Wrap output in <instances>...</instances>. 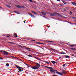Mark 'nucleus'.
Wrapping results in <instances>:
<instances>
[{
  "instance_id": "obj_64",
  "label": "nucleus",
  "mask_w": 76,
  "mask_h": 76,
  "mask_svg": "<svg viewBox=\"0 0 76 76\" xmlns=\"http://www.w3.org/2000/svg\"><path fill=\"white\" fill-rule=\"evenodd\" d=\"M75 22L76 23V20L75 21Z\"/></svg>"
},
{
  "instance_id": "obj_12",
  "label": "nucleus",
  "mask_w": 76,
  "mask_h": 76,
  "mask_svg": "<svg viewBox=\"0 0 76 76\" xmlns=\"http://www.w3.org/2000/svg\"><path fill=\"white\" fill-rule=\"evenodd\" d=\"M65 58H70V57L69 56L65 55Z\"/></svg>"
},
{
  "instance_id": "obj_52",
  "label": "nucleus",
  "mask_w": 76,
  "mask_h": 76,
  "mask_svg": "<svg viewBox=\"0 0 76 76\" xmlns=\"http://www.w3.org/2000/svg\"><path fill=\"white\" fill-rule=\"evenodd\" d=\"M57 1H60V0H56Z\"/></svg>"
},
{
  "instance_id": "obj_45",
  "label": "nucleus",
  "mask_w": 76,
  "mask_h": 76,
  "mask_svg": "<svg viewBox=\"0 0 76 76\" xmlns=\"http://www.w3.org/2000/svg\"><path fill=\"white\" fill-rule=\"evenodd\" d=\"M54 72H57V70H56V69H53Z\"/></svg>"
},
{
  "instance_id": "obj_22",
  "label": "nucleus",
  "mask_w": 76,
  "mask_h": 76,
  "mask_svg": "<svg viewBox=\"0 0 76 76\" xmlns=\"http://www.w3.org/2000/svg\"><path fill=\"white\" fill-rule=\"evenodd\" d=\"M67 22L68 23H70V24H71V25H73V23H72L69 22V21H67Z\"/></svg>"
},
{
  "instance_id": "obj_42",
  "label": "nucleus",
  "mask_w": 76,
  "mask_h": 76,
  "mask_svg": "<svg viewBox=\"0 0 76 76\" xmlns=\"http://www.w3.org/2000/svg\"><path fill=\"white\" fill-rule=\"evenodd\" d=\"M75 46V45H70V47H74Z\"/></svg>"
},
{
  "instance_id": "obj_41",
  "label": "nucleus",
  "mask_w": 76,
  "mask_h": 76,
  "mask_svg": "<svg viewBox=\"0 0 76 76\" xmlns=\"http://www.w3.org/2000/svg\"><path fill=\"white\" fill-rule=\"evenodd\" d=\"M18 70L19 71V72H21V71H22V69H19Z\"/></svg>"
},
{
  "instance_id": "obj_10",
  "label": "nucleus",
  "mask_w": 76,
  "mask_h": 76,
  "mask_svg": "<svg viewBox=\"0 0 76 76\" xmlns=\"http://www.w3.org/2000/svg\"><path fill=\"white\" fill-rule=\"evenodd\" d=\"M15 66L17 68H18V69H20V68H21V67L18 66L17 65H16Z\"/></svg>"
},
{
  "instance_id": "obj_55",
  "label": "nucleus",
  "mask_w": 76,
  "mask_h": 76,
  "mask_svg": "<svg viewBox=\"0 0 76 76\" xmlns=\"http://www.w3.org/2000/svg\"><path fill=\"white\" fill-rule=\"evenodd\" d=\"M70 13H71V14H72V12H70Z\"/></svg>"
},
{
  "instance_id": "obj_60",
  "label": "nucleus",
  "mask_w": 76,
  "mask_h": 76,
  "mask_svg": "<svg viewBox=\"0 0 76 76\" xmlns=\"http://www.w3.org/2000/svg\"><path fill=\"white\" fill-rule=\"evenodd\" d=\"M7 37H9V36H7Z\"/></svg>"
},
{
  "instance_id": "obj_2",
  "label": "nucleus",
  "mask_w": 76,
  "mask_h": 76,
  "mask_svg": "<svg viewBox=\"0 0 76 76\" xmlns=\"http://www.w3.org/2000/svg\"><path fill=\"white\" fill-rule=\"evenodd\" d=\"M37 66H34L32 67V69H38L39 68V66H40V64H39L37 63Z\"/></svg>"
},
{
  "instance_id": "obj_54",
  "label": "nucleus",
  "mask_w": 76,
  "mask_h": 76,
  "mask_svg": "<svg viewBox=\"0 0 76 76\" xmlns=\"http://www.w3.org/2000/svg\"><path fill=\"white\" fill-rule=\"evenodd\" d=\"M21 7H23V8H24V7L23 6H21Z\"/></svg>"
},
{
  "instance_id": "obj_4",
  "label": "nucleus",
  "mask_w": 76,
  "mask_h": 76,
  "mask_svg": "<svg viewBox=\"0 0 76 76\" xmlns=\"http://www.w3.org/2000/svg\"><path fill=\"white\" fill-rule=\"evenodd\" d=\"M50 72H51L52 73H54L55 74V72L54 71V69H50Z\"/></svg>"
},
{
  "instance_id": "obj_15",
  "label": "nucleus",
  "mask_w": 76,
  "mask_h": 76,
  "mask_svg": "<svg viewBox=\"0 0 76 76\" xmlns=\"http://www.w3.org/2000/svg\"><path fill=\"white\" fill-rule=\"evenodd\" d=\"M59 4L60 6H62L64 5V4L62 3H60V4Z\"/></svg>"
},
{
  "instance_id": "obj_35",
  "label": "nucleus",
  "mask_w": 76,
  "mask_h": 76,
  "mask_svg": "<svg viewBox=\"0 0 76 76\" xmlns=\"http://www.w3.org/2000/svg\"><path fill=\"white\" fill-rule=\"evenodd\" d=\"M71 56H75V55L73 54H71Z\"/></svg>"
},
{
  "instance_id": "obj_18",
  "label": "nucleus",
  "mask_w": 76,
  "mask_h": 76,
  "mask_svg": "<svg viewBox=\"0 0 76 76\" xmlns=\"http://www.w3.org/2000/svg\"><path fill=\"white\" fill-rule=\"evenodd\" d=\"M14 35H13V36L15 35V37H16V38H17V37H18L17 35V34H16V33H14Z\"/></svg>"
},
{
  "instance_id": "obj_58",
  "label": "nucleus",
  "mask_w": 76,
  "mask_h": 76,
  "mask_svg": "<svg viewBox=\"0 0 76 76\" xmlns=\"http://www.w3.org/2000/svg\"><path fill=\"white\" fill-rule=\"evenodd\" d=\"M20 69H23V68H22V67H21V68H20Z\"/></svg>"
},
{
  "instance_id": "obj_47",
  "label": "nucleus",
  "mask_w": 76,
  "mask_h": 76,
  "mask_svg": "<svg viewBox=\"0 0 76 76\" xmlns=\"http://www.w3.org/2000/svg\"><path fill=\"white\" fill-rule=\"evenodd\" d=\"M45 63H47V64H48V62H47V61H45Z\"/></svg>"
},
{
  "instance_id": "obj_62",
  "label": "nucleus",
  "mask_w": 76,
  "mask_h": 76,
  "mask_svg": "<svg viewBox=\"0 0 76 76\" xmlns=\"http://www.w3.org/2000/svg\"><path fill=\"white\" fill-rule=\"evenodd\" d=\"M68 22V21H65V22Z\"/></svg>"
},
{
  "instance_id": "obj_61",
  "label": "nucleus",
  "mask_w": 76,
  "mask_h": 76,
  "mask_svg": "<svg viewBox=\"0 0 76 76\" xmlns=\"http://www.w3.org/2000/svg\"><path fill=\"white\" fill-rule=\"evenodd\" d=\"M73 10H75V8L73 9Z\"/></svg>"
},
{
  "instance_id": "obj_43",
  "label": "nucleus",
  "mask_w": 76,
  "mask_h": 76,
  "mask_svg": "<svg viewBox=\"0 0 76 76\" xmlns=\"http://www.w3.org/2000/svg\"><path fill=\"white\" fill-rule=\"evenodd\" d=\"M65 65H66V64H63L62 66L63 67H64V66H65Z\"/></svg>"
},
{
  "instance_id": "obj_17",
  "label": "nucleus",
  "mask_w": 76,
  "mask_h": 76,
  "mask_svg": "<svg viewBox=\"0 0 76 76\" xmlns=\"http://www.w3.org/2000/svg\"><path fill=\"white\" fill-rule=\"evenodd\" d=\"M54 13H55V14H56V15H57L58 16H59V15H60V14L59 13L56 12H54Z\"/></svg>"
},
{
  "instance_id": "obj_16",
  "label": "nucleus",
  "mask_w": 76,
  "mask_h": 76,
  "mask_svg": "<svg viewBox=\"0 0 76 76\" xmlns=\"http://www.w3.org/2000/svg\"><path fill=\"white\" fill-rule=\"evenodd\" d=\"M25 48L26 49V50H28L30 51H31V50H30V48Z\"/></svg>"
},
{
  "instance_id": "obj_34",
  "label": "nucleus",
  "mask_w": 76,
  "mask_h": 76,
  "mask_svg": "<svg viewBox=\"0 0 76 76\" xmlns=\"http://www.w3.org/2000/svg\"><path fill=\"white\" fill-rule=\"evenodd\" d=\"M45 67H46V68H47V69H49V66H45Z\"/></svg>"
},
{
  "instance_id": "obj_21",
  "label": "nucleus",
  "mask_w": 76,
  "mask_h": 76,
  "mask_svg": "<svg viewBox=\"0 0 76 76\" xmlns=\"http://www.w3.org/2000/svg\"><path fill=\"white\" fill-rule=\"evenodd\" d=\"M60 53H61V54H66V53H63V52H61Z\"/></svg>"
},
{
  "instance_id": "obj_20",
  "label": "nucleus",
  "mask_w": 76,
  "mask_h": 76,
  "mask_svg": "<svg viewBox=\"0 0 76 76\" xmlns=\"http://www.w3.org/2000/svg\"><path fill=\"white\" fill-rule=\"evenodd\" d=\"M62 1L63 2L64 4H67V2L63 1V0H62Z\"/></svg>"
},
{
  "instance_id": "obj_1",
  "label": "nucleus",
  "mask_w": 76,
  "mask_h": 76,
  "mask_svg": "<svg viewBox=\"0 0 76 76\" xmlns=\"http://www.w3.org/2000/svg\"><path fill=\"white\" fill-rule=\"evenodd\" d=\"M66 72L64 70H62V72L61 73L58 72H56V73L58 74V75H63V74H66Z\"/></svg>"
},
{
  "instance_id": "obj_46",
  "label": "nucleus",
  "mask_w": 76,
  "mask_h": 76,
  "mask_svg": "<svg viewBox=\"0 0 76 76\" xmlns=\"http://www.w3.org/2000/svg\"><path fill=\"white\" fill-rule=\"evenodd\" d=\"M9 44H13V43L12 42H8Z\"/></svg>"
},
{
  "instance_id": "obj_7",
  "label": "nucleus",
  "mask_w": 76,
  "mask_h": 76,
  "mask_svg": "<svg viewBox=\"0 0 76 76\" xmlns=\"http://www.w3.org/2000/svg\"><path fill=\"white\" fill-rule=\"evenodd\" d=\"M31 12H32V13H34L35 15H37V12L34 11H31Z\"/></svg>"
},
{
  "instance_id": "obj_14",
  "label": "nucleus",
  "mask_w": 76,
  "mask_h": 76,
  "mask_svg": "<svg viewBox=\"0 0 76 76\" xmlns=\"http://www.w3.org/2000/svg\"><path fill=\"white\" fill-rule=\"evenodd\" d=\"M36 44H44V43H40L38 42H36Z\"/></svg>"
},
{
  "instance_id": "obj_51",
  "label": "nucleus",
  "mask_w": 76,
  "mask_h": 76,
  "mask_svg": "<svg viewBox=\"0 0 76 76\" xmlns=\"http://www.w3.org/2000/svg\"><path fill=\"white\" fill-rule=\"evenodd\" d=\"M72 19H74L75 17H72Z\"/></svg>"
},
{
  "instance_id": "obj_19",
  "label": "nucleus",
  "mask_w": 76,
  "mask_h": 76,
  "mask_svg": "<svg viewBox=\"0 0 76 76\" xmlns=\"http://www.w3.org/2000/svg\"><path fill=\"white\" fill-rule=\"evenodd\" d=\"M17 7H18L19 8H21V7L20 5H17Z\"/></svg>"
},
{
  "instance_id": "obj_33",
  "label": "nucleus",
  "mask_w": 76,
  "mask_h": 76,
  "mask_svg": "<svg viewBox=\"0 0 76 76\" xmlns=\"http://www.w3.org/2000/svg\"><path fill=\"white\" fill-rule=\"evenodd\" d=\"M50 49H51V50H53V51H56V50L54 49L51 48Z\"/></svg>"
},
{
  "instance_id": "obj_49",
  "label": "nucleus",
  "mask_w": 76,
  "mask_h": 76,
  "mask_svg": "<svg viewBox=\"0 0 76 76\" xmlns=\"http://www.w3.org/2000/svg\"><path fill=\"white\" fill-rule=\"evenodd\" d=\"M36 45V46H37L38 47H40V46H38V45Z\"/></svg>"
},
{
  "instance_id": "obj_48",
  "label": "nucleus",
  "mask_w": 76,
  "mask_h": 76,
  "mask_svg": "<svg viewBox=\"0 0 76 76\" xmlns=\"http://www.w3.org/2000/svg\"><path fill=\"white\" fill-rule=\"evenodd\" d=\"M51 76H58L56 75H52Z\"/></svg>"
},
{
  "instance_id": "obj_40",
  "label": "nucleus",
  "mask_w": 76,
  "mask_h": 76,
  "mask_svg": "<svg viewBox=\"0 0 76 76\" xmlns=\"http://www.w3.org/2000/svg\"><path fill=\"white\" fill-rule=\"evenodd\" d=\"M66 9H67V10H69V9H69V7H66Z\"/></svg>"
},
{
  "instance_id": "obj_13",
  "label": "nucleus",
  "mask_w": 76,
  "mask_h": 76,
  "mask_svg": "<svg viewBox=\"0 0 76 76\" xmlns=\"http://www.w3.org/2000/svg\"><path fill=\"white\" fill-rule=\"evenodd\" d=\"M41 13L43 15H46V13L43 12H42Z\"/></svg>"
},
{
  "instance_id": "obj_25",
  "label": "nucleus",
  "mask_w": 76,
  "mask_h": 76,
  "mask_svg": "<svg viewBox=\"0 0 76 76\" xmlns=\"http://www.w3.org/2000/svg\"><path fill=\"white\" fill-rule=\"evenodd\" d=\"M6 66L7 67H9V64L8 63H7V64H6Z\"/></svg>"
},
{
  "instance_id": "obj_24",
  "label": "nucleus",
  "mask_w": 76,
  "mask_h": 76,
  "mask_svg": "<svg viewBox=\"0 0 76 76\" xmlns=\"http://www.w3.org/2000/svg\"><path fill=\"white\" fill-rule=\"evenodd\" d=\"M49 69H51V70H52L54 69V68H52V67H49Z\"/></svg>"
},
{
  "instance_id": "obj_28",
  "label": "nucleus",
  "mask_w": 76,
  "mask_h": 76,
  "mask_svg": "<svg viewBox=\"0 0 76 76\" xmlns=\"http://www.w3.org/2000/svg\"><path fill=\"white\" fill-rule=\"evenodd\" d=\"M7 7H10H10H11V6L9 5H7Z\"/></svg>"
},
{
  "instance_id": "obj_29",
  "label": "nucleus",
  "mask_w": 76,
  "mask_h": 76,
  "mask_svg": "<svg viewBox=\"0 0 76 76\" xmlns=\"http://www.w3.org/2000/svg\"><path fill=\"white\" fill-rule=\"evenodd\" d=\"M30 2H32V3H33V1H33L32 0H28Z\"/></svg>"
},
{
  "instance_id": "obj_6",
  "label": "nucleus",
  "mask_w": 76,
  "mask_h": 76,
  "mask_svg": "<svg viewBox=\"0 0 76 76\" xmlns=\"http://www.w3.org/2000/svg\"><path fill=\"white\" fill-rule=\"evenodd\" d=\"M28 14L29 15H30V16H31V17H32V18H35V16H34V15H33L31 13H28Z\"/></svg>"
},
{
  "instance_id": "obj_3",
  "label": "nucleus",
  "mask_w": 76,
  "mask_h": 76,
  "mask_svg": "<svg viewBox=\"0 0 76 76\" xmlns=\"http://www.w3.org/2000/svg\"><path fill=\"white\" fill-rule=\"evenodd\" d=\"M3 54L4 55H6V56H8V55L9 54V52H4Z\"/></svg>"
},
{
  "instance_id": "obj_31",
  "label": "nucleus",
  "mask_w": 76,
  "mask_h": 76,
  "mask_svg": "<svg viewBox=\"0 0 76 76\" xmlns=\"http://www.w3.org/2000/svg\"><path fill=\"white\" fill-rule=\"evenodd\" d=\"M45 13H46L47 14H50V12H45Z\"/></svg>"
},
{
  "instance_id": "obj_26",
  "label": "nucleus",
  "mask_w": 76,
  "mask_h": 76,
  "mask_svg": "<svg viewBox=\"0 0 76 76\" xmlns=\"http://www.w3.org/2000/svg\"><path fill=\"white\" fill-rule=\"evenodd\" d=\"M70 49H71V50H76V48H71Z\"/></svg>"
},
{
  "instance_id": "obj_9",
  "label": "nucleus",
  "mask_w": 76,
  "mask_h": 76,
  "mask_svg": "<svg viewBox=\"0 0 76 76\" xmlns=\"http://www.w3.org/2000/svg\"><path fill=\"white\" fill-rule=\"evenodd\" d=\"M51 62H52V63L53 64H56L57 63V62L53 61H51Z\"/></svg>"
},
{
  "instance_id": "obj_37",
  "label": "nucleus",
  "mask_w": 76,
  "mask_h": 76,
  "mask_svg": "<svg viewBox=\"0 0 76 76\" xmlns=\"http://www.w3.org/2000/svg\"><path fill=\"white\" fill-rule=\"evenodd\" d=\"M63 16L61 14H59V16H60V17H62Z\"/></svg>"
},
{
  "instance_id": "obj_8",
  "label": "nucleus",
  "mask_w": 76,
  "mask_h": 76,
  "mask_svg": "<svg viewBox=\"0 0 76 76\" xmlns=\"http://www.w3.org/2000/svg\"><path fill=\"white\" fill-rule=\"evenodd\" d=\"M34 58H36V59H37V60H39V61H41V60L39 58H38V57H34Z\"/></svg>"
},
{
  "instance_id": "obj_50",
  "label": "nucleus",
  "mask_w": 76,
  "mask_h": 76,
  "mask_svg": "<svg viewBox=\"0 0 76 76\" xmlns=\"http://www.w3.org/2000/svg\"><path fill=\"white\" fill-rule=\"evenodd\" d=\"M64 11H65L66 12V9H64Z\"/></svg>"
},
{
  "instance_id": "obj_38",
  "label": "nucleus",
  "mask_w": 76,
  "mask_h": 76,
  "mask_svg": "<svg viewBox=\"0 0 76 76\" xmlns=\"http://www.w3.org/2000/svg\"><path fill=\"white\" fill-rule=\"evenodd\" d=\"M14 12H15V13H17V14H18V12L14 11Z\"/></svg>"
},
{
  "instance_id": "obj_27",
  "label": "nucleus",
  "mask_w": 76,
  "mask_h": 76,
  "mask_svg": "<svg viewBox=\"0 0 76 76\" xmlns=\"http://www.w3.org/2000/svg\"><path fill=\"white\" fill-rule=\"evenodd\" d=\"M18 47H21V48H23V46H21V45H18Z\"/></svg>"
},
{
  "instance_id": "obj_36",
  "label": "nucleus",
  "mask_w": 76,
  "mask_h": 76,
  "mask_svg": "<svg viewBox=\"0 0 76 76\" xmlns=\"http://www.w3.org/2000/svg\"><path fill=\"white\" fill-rule=\"evenodd\" d=\"M51 3H52V4H55L52 1H51Z\"/></svg>"
},
{
  "instance_id": "obj_23",
  "label": "nucleus",
  "mask_w": 76,
  "mask_h": 76,
  "mask_svg": "<svg viewBox=\"0 0 76 76\" xmlns=\"http://www.w3.org/2000/svg\"><path fill=\"white\" fill-rule=\"evenodd\" d=\"M6 51H4V50H1L0 51V53H2L3 52H4V53H5V52Z\"/></svg>"
},
{
  "instance_id": "obj_44",
  "label": "nucleus",
  "mask_w": 76,
  "mask_h": 76,
  "mask_svg": "<svg viewBox=\"0 0 76 76\" xmlns=\"http://www.w3.org/2000/svg\"><path fill=\"white\" fill-rule=\"evenodd\" d=\"M43 17L45 18H46V19H47V18L45 16H43Z\"/></svg>"
},
{
  "instance_id": "obj_63",
  "label": "nucleus",
  "mask_w": 76,
  "mask_h": 76,
  "mask_svg": "<svg viewBox=\"0 0 76 76\" xmlns=\"http://www.w3.org/2000/svg\"><path fill=\"white\" fill-rule=\"evenodd\" d=\"M1 8V6H0V9Z\"/></svg>"
},
{
  "instance_id": "obj_11",
  "label": "nucleus",
  "mask_w": 76,
  "mask_h": 76,
  "mask_svg": "<svg viewBox=\"0 0 76 76\" xmlns=\"http://www.w3.org/2000/svg\"><path fill=\"white\" fill-rule=\"evenodd\" d=\"M71 3L73 5H74V6H76V3H75L74 2H72Z\"/></svg>"
},
{
  "instance_id": "obj_53",
  "label": "nucleus",
  "mask_w": 76,
  "mask_h": 76,
  "mask_svg": "<svg viewBox=\"0 0 76 76\" xmlns=\"http://www.w3.org/2000/svg\"><path fill=\"white\" fill-rule=\"evenodd\" d=\"M32 41H34V42H35V41H36L35 40H32Z\"/></svg>"
},
{
  "instance_id": "obj_56",
  "label": "nucleus",
  "mask_w": 76,
  "mask_h": 76,
  "mask_svg": "<svg viewBox=\"0 0 76 76\" xmlns=\"http://www.w3.org/2000/svg\"><path fill=\"white\" fill-rule=\"evenodd\" d=\"M25 21H26V20H25L23 21L24 23H25Z\"/></svg>"
},
{
  "instance_id": "obj_39",
  "label": "nucleus",
  "mask_w": 76,
  "mask_h": 76,
  "mask_svg": "<svg viewBox=\"0 0 76 76\" xmlns=\"http://www.w3.org/2000/svg\"><path fill=\"white\" fill-rule=\"evenodd\" d=\"M0 60H3V58L1 57H0Z\"/></svg>"
},
{
  "instance_id": "obj_57",
  "label": "nucleus",
  "mask_w": 76,
  "mask_h": 76,
  "mask_svg": "<svg viewBox=\"0 0 76 76\" xmlns=\"http://www.w3.org/2000/svg\"><path fill=\"white\" fill-rule=\"evenodd\" d=\"M50 61H49V62H48V64H49V63H50Z\"/></svg>"
},
{
  "instance_id": "obj_5",
  "label": "nucleus",
  "mask_w": 76,
  "mask_h": 76,
  "mask_svg": "<svg viewBox=\"0 0 76 76\" xmlns=\"http://www.w3.org/2000/svg\"><path fill=\"white\" fill-rule=\"evenodd\" d=\"M49 14L51 16H55L54 14L53 13H51V12H50Z\"/></svg>"
},
{
  "instance_id": "obj_59",
  "label": "nucleus",
  "mask_w": 76,
  "mask_h": 76,
  "mask_svg": "<svg viewBox=\"0 0 76 76\" xmlns=\"http://www.w3.org/2000/svg\"><path fill=\"white\" fill-rule=\"evenodd\" d=\"M74 19H76V17H74Z\"/></svg>"
},
{
  "instance_id": "obj_30",
  "label": "nucleus",
  "mask_w": 76,
  "mask_h": 76,
  "mask_svg": "<svg viewBox=\"0 0 76 76\" xmlns=\"http://www.w3.org/2000/svg\"><path fill=\"white\" fill-rule=\"evenodd\" d=\"M28 57H32V56L31 55H28Z\"/></svg>"
},
{
  "instance_id": "obj_32",
  "label": "nucleus",
  "mask_w": 76,
  "mask_h": 76,
  "mask_svg": "<svg viewBox=\"0 0 76 76\" xmlns=\"http://www.w3.org/2000/svg\"><path fill=\"white\" fill-rule=\"evenodd\" d=\"M48 42H50V43H52V42H53V41H48Z\"/></svg>"
}]
</instances>
